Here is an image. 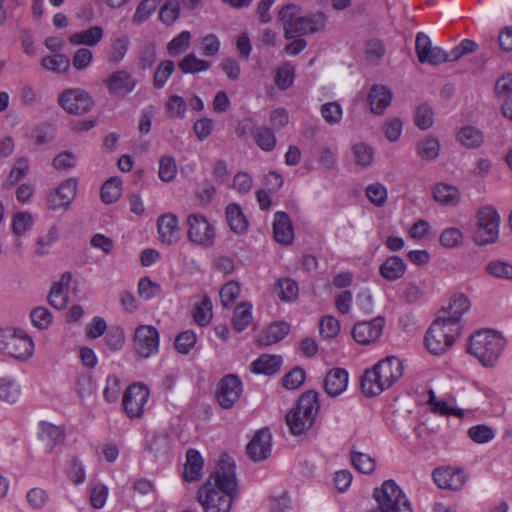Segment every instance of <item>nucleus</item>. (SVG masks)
I'll return each instance as SVG.
<instances>
[{
  "label": "nucleus",
  "mask_w": 512,
  "mask_h": 512,
  "mask_svg": "<svg viewBox=\"0 0 512 512\" xmlns=\"http://www.w3.org/2000/svg\"><path fill=\"white\" fill-rule=\"evenodd\" d=\"M237 495V480L233 459L223 454L209 480L197 493L205 512H229Z\"/></svg>",
  "instance_id": "f257e3e1"
},
{
  "label": "nucleus",
  "mask_w": 512,
  "mask_h": 512,
  "mask_svg": "<svg viewBox=\"0 0 512 512\" xmlns=\"http://www.w3.org/2000/svg\"><path fill=\"white\" fill-rule=\"evenodd\" d=\"M402 374L401 360L395 356H388L364 371L360 378L361 391L368 397L377 396L389 389Z\"/></svg>",
  "instance_id": "f03ea898"
},
{
  "label": "nucleus",
  "mask_w": 512,
  "mask_h": 512,
  "mask_svg": "<svg viewBox=\"0 0 512 512\" xmlns=\"http://www.w3.org/2000/svg\"><path fill=\"white\" fill-rule=\"evenodd\" d=\"M319 408L318 393L315 390L304 392L286 415L291 434L299 436L306 433L313 426Z\"/></svg>",
  "instance_id": "7ed1b4c3"
},
{
  "label": "nucleus",
  "mask_w": 512,
  "mask_h": 512,
  "mask_svg": "<svg viewBox=\"0 0 512 512\" xmlns=\"http://www.w3.org/2000/svg\"><path fill=\"white\" fill-rule=\"evenodd\" d=\"M504 345L505 341L499 333L481 330L470 336L467 352L475 356L484 366H494Z\"/></svg>",
  "instance_id": "20e7f679"
},
{
  "label": "nucleus",
  "mask_w": 512,
  "mask_h": 512,
  "mask_svg": "<svg viewBox=\"0 0 512 512\" xmlns=\"http://www.w3.org/2000/svg\"><path fill=\"white\" fill-rule=\"evenodd\" d=\"M461 332L458 324H449L437 317L426 331V348L431 354H444L454 345Z\"/></svg>",
  "instance_id": "39448f33"
},
{
  "label": "nucleus",
  "mask_w": 512,
  "mask_h": 512,
  "mask_svg": "<svg viewBox=\"0 0 512 512\" xmlns=\"http://www.w3.org/2000/svg\"><path fill=\"white\" fill-rule=\"evenodd\" d=\"M500 216L491 206L482 207L477 213L476 243L487 245L495 243L499 237Z\"/></svg>",
  "instance_id": "423d86ee"
},
{
  "label": "nucleus",
  "mask_w": 512,
  "mask_h": 512,
  "mask_svg": "<svg viewBox=\"0 0 512 512\" xmlns=\"http://www.w3.org/2000/svg\"><path fill=\"white\" fill-rule=\"evenodd\" d=\"M58 103L67 113L73 115H83L94 106L91 95L80 88H71L62 92Z\"/></svg>",
  "instance_id": "0eeeda50"
},
{
  "label": "nucleus",
  "mask_w": 512,
  "mask_h": 512,
  "mask_svg": "<svg viewBox=\"0 0 512 512\" xmlns=\"http://www.w3.org/2000/svg\"><path fill=\"white\" fill-rule=\"evenodd\" d=\"M243 393V383L234 374L224 376L217 384L216 399L223 409H231Z\"/></svg>",
  "instance_id": "6e6552de"
},
{
  "label": "nucleus",
  "mask_w": 512,
  "mask_h": 512,
  "mask_svg": "<svg viewBox=\"0 0 512 512\" xmlns=\"http://www.w3.org/2000/svg\"><path fill=\"white\" fill-rule=\"evenodd\" d=\"M187 223L188 239L191 242L204 247L213 245L215 230L203 214H191L187 219Z\"/></svg>",
  "instance_id": "1a4fd4ad"
},
{
  "label": "nucleus",
  "mask_w": 512,
  "mask_h": 512,
  "mask_svg": "<svg viewBox=\"0 0 512 512\" xmlns=\"http://www.w3.org/2000/svg\"><path fill=\"white\" fill-rule=\"evenodd\" d=\"M149 389L143 385L134 383L130 385L122 399V404L126 415L129 418H139L144 413V406L149 399Z\"/></svg>",
  "instance_id": "9d476101"
},
{
  "label": "nucleus",
  "mask_w": 512,
  "mask_h": 512,
  "mask_svg": "<svg viewBox=\"0 0 512 512\" xmlns=\"http://www.w3.org/2000/svg\"><path fill=\"white\" fill-rule=\"evenodd\" d=\"M415 52L420 63L439 65L449 59L447 52L440 47H434L430 37L424 32L416 35Z\"/></svg>",
  "instance_id": "9b49d317"
},
{
  "label": "nucleus",
  "mask_w": 512,
  "mask_h": 512,
  "mask_svg": "<svg viewBox=\"0 0 512 512\" xmlns=\"http://www.w3.org/2000/svg\"><path fill=\"white\" fill-rule=\"evenodd\" d=\"M326 17L323 13H316L311 16H300L289 25L285 26L284 36L286 39H293L307 34H313L324 28Z\"/></svg>",
  "instance_id": "f8f14e48"
},
{
  "label": "nucleus",
  "mask_w": 512,
  "mask_h": 512,
  "mask_svg": "<svg viewBox=\"0 0 512 512\" xmlns=\"http://www.w3.org/2000/svg\"><path fill=\"white\" fill-rule=\"evenodd\" d=\"M135 351L144 358L150 357L158 352L159 333L151 325L139 326L134 334Z\"/></svg>",
  "instance_id": "ddd939ff"
},
{
  "label": "nucleus",
  "mask_w": 512,
  "mask_h": 512,
  "mask_svg": "<svg viewBox=\"0 0 512 512\" xmlns=\"http://www.w3.org/2000/svg\"><path fill=\"white\" fill-rule=\"evenodd\" d=\"M77 181L69 178L63 181L47 198V207L50 210H67L76 196Z\"/></svg>",
  "instance_id": "4468645a"
},
{
  "label": "nucleus",
  "mask_w": 512,
  "mask_h": 512,
  "mask_svg": "<svg viewBox=\"0 0 512 512\" xmlns=\"http://www.w3.org/2000/svg\"><path fill=\"white\" fill-rule=\"evenodd\" d=\"M385 320L376 317L370 321H361L354 324L352 336L354 340L362 345H368L379 339L382 334Z\"/></svg>",
  "instance_id": "2eb2a0df"
},
{
  "label": "nucleus",
  "mask_w": 512,
  "mask_h": 512,
  "mask_svg": "<svg viewBox=\"0 0 512 512\" xmlns=\"http://www.w3.org/2000/svg\"><path fill=\"white\" fill-rule=\"evenodd\" d=\"M272 436L267 428L258 430L246 447L249 458L259 462L268 458L271 454Z\"/></svg>",
  "instance_id": "dca6fc26"
},
{
  "label": "nucleus",
  "mask_w": 512,
  "mask_h": 512,
  "mask_svg": "<svg viewBox=\"0 0 512 512\" xmlns=\"http://www.w3.org/2000/svg\"><path fill=\"white\" fill-rule=\"evenodd\" d=\"M470 309L469 299L463 295L454 296L448 307L443 309L438 316L449 324H458L459 330L462 331L464 326L463 315Z\"/></svg>",
  "instance_id": "f3484780"
},
{
  "label": "nucleus",
  "mask_w": 512,
  "mask_h": 512,
  "mask_svg": "<svg viewBox=\"0 0 512 512\" xmlns=\"http://www.w3.org/2000/svg\"><path fill=\"white\" fill-rule=\"evenodd\" d=\"M104 84L111 95L125 97L135 89L137 81L129 72L118 70L113 72Z\"/></svg>",
  "instance_id": "a211bd4d"
},
{
  "label": "nucleus",
  "mask_w": 512,
  "mask_h": 512,
  "mask_svg": "<svg viewBox=\"0 0 512 512\" xmlns=\"http://www.w3.org/2000/svg\"><path fill=\"white\" fill-rule=\"evenodd\" d=\"M433 480L441 489L460 490L465 484L463 471L452 468H438L433 471Z\"/></svg>",
  "instance_id": "6ab92c4d"
},
{
  "label": "nucleus",
  "mask_w": 512,
  "mask_h": 512,
  "mask_svg": "<svg viewBox=\"0 0 512 512\" xmlns=\"http://www.w3.org/2000/svg\"><path fill=\"white\" fill-rule=\"evenodd\" d=\"M159 238L162 243L172 245L180 239L178 218L172 214H164L157 220Z\"/></svg>",
  "instance_id": "aec40b11"
},
{
  "label": "nucleus",
  "mask_w": 512,
  "mask_h": 512,
  "mask_svg": "<svg viewBox=\"0 0 512 512\" xmlns=\"http://www.w3.org/2000/svg\"><path fill=\"white\" fill-rule=\"evenodd\" d=\"M274 239L282 245H290L294 240V229L290 217L286 212L278 211L273 221Z\"/></svg>",
  "instance_id": "412c9836"
},
{
  "label": "nucleus",
  "mask_w": 512,
  "mask_h": 512,
  "mask_svg": "<svg viewBox=\"0 0 512 512\" xmlns=\"http://www.w3.org/2000/svg\"><path fill=\"white\" fill-rule=\"evenodd\" d=\"M348 372L343 368H333L325 376L323 386L331 397L341 395L347 388Z\"/></svg>",
  "instance_id": "4be33fe9"
},
{
  "label": "nucleus",
  "mask_w": 512,
  "mask_h": 512,
  "mask_svg": "<svg viewBox=\"0 0 512 512\" xmlns=\"http://www.w3.org/2000/svg\"><path fill=\"white\" fill-rule=\"evenodd\" d=\"M39 438L43 442L45 451L51 453L54 448L63 443L65 433L62 427L48 422L40 423Z\"/></svg>",
  "instance_id": "5701e85b"
},
{
  "label": "nucleus",
  "mask_w": 512,
  "mask_h": 512,
  "mask_svg": "<svg viewBox=\"0 0 512 512\" xmlns=\"http://www.w3.org/2000/svg\"><path fill=\"white\" fill-rule=\"evenodd\" d=\"M393 94L391 90L383 85L372 86L368 94V102L374 114H382L390 106Z\"/></svg>",
  "instance_id": "b1692460"
},
{
  "label": "nucleus",
  "mask_w": 512,
  "mask_h": 512,
  "mask_svg": "<svg viewBox=\"0 0 512 512\" xmlns=\"http://www.w3.org/2000/svg\"><path fill=\"white\" fill-rule=\"evenodd\" d=\"M103 28L101 26H92L86 30L73 33L69 37L72 45L96 46L103 38Z\"/></svg>",
  "instance_id": "393cba45"
},
{
  "label": "nucleus",
  "mask_w": 512,
  "mask_h": 512,
  "mask_svg": "<svg viewBox=\"0 0 512 512\" xmlns=\"http://www.w3.org/2000/svg\"><path fill=\"white\" fill-rule=\"evenodd\" d=\"M280 356L263 354L251 364V370L256 374L273 375L280 370Z\"/></svg>",
  "instance_id": "a878e982"
},
{
  "label": "nucleus",
  "mask_w": 512,
  "mask_h": 512,
  "mask_svg": "<svg viewBox=\"0 0 512 512\" xmlns=\"http://www.w3.org/2000/svg\"><path fill=\"white\" fill-rule=\"evenodd\" d=\"M202 468L203 459L200 453L195 449H189L186 453L184 479L188 482L197 481L201 476Z\"/></svg>",
  "instance_id": "bb28decb"
},
{
  "label": "nucleus",
  "mask_w": 512,
  "mask_h": 512,
  "mask_svg": "<svg viewBox=\"0 0 512 512\" xmlns=\"http://www.w3.org/2000/svg\"><path fill=\"white\" fill-rule=\"evenodd\" d=\"M406 271L404 260L398 256L389 257L379 268L381 276L389 281L400 279Z\"/></svg>",
  "instance_id": "cd10ccee"
},
{
  "label": "nucleus",
  "mask_w": 512,
  "mask_h": 512,
  "mask_svg": "<svg viewBox=\"0 0 512 512\" xmlns=\"http://www.w3.org/2000/svg\"><path fill=\"white\" fill-rule=\"evenodd\" d=\"M6 349L16 358L29 357L33 353L34 343L28 335H24V337H10L6 344Z\"/></svg>",
  "instance_id": "c85d7f7f"
},
{
  "label": "nucleus",
  "mask_w": 512,
  "mask_h": 512,
  "mask_svg": "<svg viewBox=\"0 0 512 512\" xmlns=\"http://www.w3.org/2000/svg\"><path fill=\"white\" fill-rule=\"evenodd\" d=\"M433 197L441 205L456 206L460 201V192L455 186L437 184L433 189Z\"/></svg>",
  "instance_id": "c756f323"
},
{
  "label": "nucleus",
  "mask_w": 512,
  "mask_h": 512,
  "mask_svg": "<svg viewBox=\"0 0 512 512\" xmlns=\"http://www.w3.org/2000/svg\"><path fill=\"white\" fill-rule=\"evenodd\" d=\"M289 332V325L286 322H276L268 326L259 336L258 342L261 345L269 346L282 340Z\"/></svg>",
  "instance_id": "7c9ffc66"
},
{
  "label": "nucleus",
  "mask_w": 512,
  "mask_h": 512,
  "mask_svg": "<svg viewBox=\"0 0 512 512\" xmlns=\"http://www.w3.org/2000/svg\"><path fill=\"white\" fill-rule=\"evenodd\" d=\"M226 219L232 231L237 234L244 233L248 228V222L241 210V207L232 203L226 208Z\"/></svg>",
  "instance_id": "2f4dec72"
},
{
  "label": "nucleus",
  "mask_w": 512,
  "mask_h": 512,
  "mask_svg": "<svg viewBox=\"0 0 512 512\" xmlns=\"http://www.w3.org/2000/svg\"><path fill=\"white\" fill-rule=\"evenodd\" d=\"M457 140L468 149L478 148L484 141L483 133L474 126H464L457 133Z\"/></svg>",
  "instance_id": "473e14b6"
},
{
  "label": "nucleus",
  "mask_w": 512,
  "mask_h": 512,
  "mask_svg": "<svg viewBox=\"0 0 512 512\" xmlns=\"http://www.w3.org/2000/svg\"><path fill=\"white\" fill-rule=\"evenodd\" d=\"M440 147L438 139L428 136L418 141L416 152L423 161L430 162L439 156Z\"/></svg>",
  "instance_id": "72a5a7b5"
},
{
  "label": "nucleus",
  "mask_w": 512,
  "mask_h": 512,
  "mask_svg": "<svg viewBox=\"0 0 512 512\" xmlns=\"http://www.w3.org/2000/svg\"><path fill=\"white\" fill-rule=\"evenodd\" d=\"M178 67L184 74H196L208 70L211 63L197 58L194 53H189L180 60Z\"/></svg>",
  "instance_id": "f704fd0d"
},
{
  "label": "nucleus",
  "mask_w": 512,
  "mask_h": 512,
  "mask_svg": "<svg viewBox=\"0 0 512 512\" xmlns=\"http://www.w3.org/2000/svg\"><path fill=\"white\" fill-rule=\"evenodd\" d=\"M252 321V305L247 302L238 304L234 310L232 323L236 331L245 330Z\"/></svg>",
  "instance_id": "c9c22d12"
},
{
  "label": "nucleus",
  "mask_w": 512,
  "mask_h": 512,
  "mask_svg": "<svg viewBox=\"0 0 512 512\" xmlns=\"http://www.w3.org/2000/svg\"><path fill=\"white\" fill-rule=\"evenodd\" d=\"M121 195V180L111 177L105 181L101 187V200L105 204H111L118 200Z\"/></svg>",
  "instance_id": "e433bc0d"
},
{
  "label": "nucleus",
  "mask_w": 512,
  "mask_h": 512,
  "mask_svg": "<svg viewBox=\"0 0 512 512\" xmlns=\"http://www.w3.org/2000/svg\"><path fill=\"white\" fill-rule=\"evenodd\" d=\"M174 70L175 64L172 60L160 62L153 76V87L157 90L162 89Z\"/></svg>",
  "instance_id": "4c0bfd02"
},
{
  "label": "nucleus",
  "mask_w": 512,
  "mask_h": 512,
  "mask_svg": "<svg viewBox=\"0 0 512 512\" xmlns=\"http://www.w3.org/2000/svg\"><path fill=\"white\" fill-rule=\"evenodd\" d=\"M276 289L278 297L286 302L295 300L299 293L297 283L291 278L279 279L276 283Z\"/></svg>",
  "instance_id": "58836bf2"
},
{
  "label": "nucleus",
  "mask_w": 512,
  "mask_h": 512,
  "mask_svg": "<svg viewBox=\"0 0 512 512\" xmlns=\"http://www.w3.org/2000/svg\"><path fill=\"white\" fill-rule=\"evenodd\" d=\"M41 64L44 68L55 73H65L70 68V60L64 54H54L42 59Z\"/></svg>",
  "instance_id": "ea45409f"
},
{
  "label": "nucleus",
  "mask_w": 512,
  "mask_h": 512,
  "mask_svg": "<svg viewBox=\"0 0 512 512\" xmlns=\"http://www.w3.org/2000/svg\"><path fill=\"white\" fill-rule=\"evenodd\" d=\"M161 0H142L132 17V23L140 25L144 23L156 10Z\"/></svg>",
  "instance_id": "a19ab883"
},
{
  "label": "nucleus",
  "mask_w": 512,
  "mask_h": 512,
  "mask_svg": "<svg viewBox=\"0 0 512 512\" xmlns=\"http://www.w3.org/2000/svg\"><path fill=\"white\" fill-rule=\"evenodd\" d=\"M468 436L477 444H485L495 438L496 432L488 425L479 424L468 429Z\"/></svg>",
  "instance_id": "79ce46f5"
},
{
  "label": "nucleus",
  "mask_w": 512,
  "mask_h": 512,
  "mask_svg": "<svg viewBox=\"0 0 512 512\" xmlns=\"http://www.w3.org/2000/svg\"><path fill=\"white\" fill-rule=\"evenodd\" d=\"M191 33L182 31L167 44V52L171 56H178L184 53L190 46Z\"/></svg>",
  "instance_id": "37998d69"
},
{
  "label": "nucleus",
  "mask_w": 512,
  "mask_h": 512,
  "mask_svg": "<svg viewBox=\"0 0 512 512\" xmlns=\"http://www.w3.org/2000/svg\"><path fill=\"white\" fill-rule=\"evenodd\" d=\"M351 462L355 469L363 474H371L375 470V460L368 454L352 451Z\"/></svg>",
  "instance_id": "c03bdc74"
},
{
  "label": "nucleus",
  "mask_w": 512,
  "mask_h": 512,
  "mask_svg": "<svg viewBox=\"0 0 512 512\" xmlns=\"http://www.w3.org/2000/svg\"><path fill=\"white\" fill-rule=\"evenodd\" d=\"M20 396L19 385L8 378H0V399L8 403H14Z\"/></svg>",
  "instance_id": "a18cd8bd"
},
{
  "label": "nucleus",
  "mask_w": 512,
  "mask_h": 512,
  "mask_svg": "<svg viewBox=\"0 0 512 512\" xmlns=\"http://www.w3.org/2000/svg\"><path fill=\"white\" fill-rule=\"evenodd\" d=\"M434 113L428 104H421L417 107L414 114L416 126L421 130L429 129L434 123Z\"/></svg>",
  "instance_id": "49530a36"
},
{
  "label": "nucleus",
  "mask_w": 512,
  "mask_h": 512,
  "mask_svg": "<svg viewBox=\"0 0 512 512\" xmlns=\"http://www.w3.org/2000/svg\"><path fill=\"white\" fill-rule=\"evenodd\" d=\"M212 319V302L209 297L205 296L199 304L196 305L194 311V320L200 326H206Z\"/></svg>",
  "instance_id": "de8ad7c7"
},
{
  "label": "nucleus",
  "mask_w": 512,
  "mask_h": 512,
  "mask_svg": "<svg viewBox=\"0 0 512 512\" xmlns=\"http://www.w3.org/2000/svg\"><path fill=\"white\" fill-rule=\"evenodd\" d=\"M177 173V165L174 157L165 155L159 161L158 176L163 182H171Z\"/></svg>",
  "instance_id": "09e8293b"
},
{
  "label": "nucleus",
  "mask_w": 512,
  "mask_h": 512,
  "mask_svg": "<svg viewBox=\"0 0 512 512\" xmlns=\"http://www.w3.org/2000/svg\"><path fill=\"white\" fill-rule=\"evenodd\" d=\"M365 192L369 201L377 207H382L387 201V188L381 183L368 185Z\"/></svg>",
  "instance_id": "8fccbe9b"
},
{
  "label": "nucleus",
  "mask_w": 512,
  "mask_h": 512,
  "mask_svg": "<svg viewBox=\"0 0 512 512\" xmlns=\"http://www.w3.org/2000/svg\"><path fill=\"white\" fill-rule=\"evenodd\" d=\"M129 48V39L127 36L116 38L110 49L109 61L115 64L120 63L125 57Z\"/></svg>",
  "instance_id": "3c124183"
},
{
  "label": "nucleus",
  "mask_w": 512,
  "mask_h": 512,
  "mask_svg": "<svg viewBox=\"0 0 512 512\" xmlns=\"http://www.w3.org/2000/svg\"><path fill=\"white\" fill-rule=\"evenodd\" d=\"M255 140L264 151H272L276 146V137L268 127H259L255 133Z\"/></svg>",
  "instance_id": "603ef678"
},
{
  "label": "nucleus",
  "mask_w": 512,
  "mask_h": 512,
  "mask_svg": "<svg viewBox=\"0 0 512 512\" xmlns=\"http://www.w3.org/2000/svg\"><path fill=\"white\" fill-rule=\"evenodd\" d=\"M464 236L460 229L450 227L442 231L440 235V243L446 248H455L463 243Z\"/></svg>",
  "instance_id": "864d4df0"
},
{
  "label": "nucleus",
  "mask_w": 512,
  "mask_h": 512,
  "mask_svg": "<svg viewBox=\"0 0 512 512\" xmlns=\"http://www.w3.org/2000/svg\"><path fill=\"white\" fill-rule=\"evenodd\" d=\"M32 324L40 330L47 329L52 323L53 316L46 307H36L30 312Z\"/></svg>",
  "instance_id": "5fc2aeb1"
},
{
  "label": "nucleus",
  "mask_w": 512,
  "mask_h": 512,
  "mask_svg": "<svg viewBox=\"0 0 512 512\" xmlns=\"http://www.w3.org/2000/svg\"><path fill=\"white\" fill-rule=\"evenodd\" d=\"M180 5L177 0L167 1L160 9L159 19L166 25L173 24L179 17Z\"/></svg>",
  "instance_id": "6e6d98bb"
},
{
  "label": "nucleus",
  "mask_w": 512,
  "mask_h": 512,
  "mask_svg": "<svg viewBox=\"0 0 512 512\" xmlns=\"http://www.w3.org/2000/svg\"><path fill=\"white\" fill-rule=\"evenodd\" d=\"M161 293V286L149 277H142L138 282V294L144 300H150Z\"/></svg>",
  "instance_id": "4d7b16f0"
},
{
  "label": "nucleus",
  "mask_w": 512,
  "mask_h": 512,
  "mask_svg": "<svg viewBox=\"0 0 512 512\" xmlns=\"http://www.w3.org/2000/svg\"><path fill=\"white\" fill-rule=\"evenodd\" d=\"M294 81V68L289 64L282 65L277 69L275 84L279 90L288 89Z\"/></svg>",
  "instance_id": "13d9d810"
},
{
  "label": "nucleus",
  "mask_w": 512,
  "mask_h": 512,
  "mask_svg": "<svg viewBox=\"0 0 512 512\" xmlns=\"http://www.w3.org/2000/svg\"><path fill=\"white\" fill-rule=\"evenodd\" d=\"M29 169L28 159L25 157H20L15 161L13 168L11 169L9 176L7 178V185L13 186L17 182H19L23 177L26 176Z\"/></svg>",
  "instance_id": "bf43d9fd"
},
{
  "label": "nucleus",
  "mask_w": 512,
  "mask_h": 512,
  "mask_svg": "<svg viewBox=\"0 0 512 512\" xmlns=\"http://www.w3.org/2000/svg\"><path fill=\"white\" fill-rule=\"evenodd\" d=\"M147 447L155 456L165 455L170 450V440L167 435H155L148 440Z\"/></svg>",
  "instance_id": "052dcab7"
},
{
  "label": "nucleus",
  "mask_w": 512,
  "mask_h": 512,
  "mask_svg": "<svg viewBox=\"0 0 512 512\" xmlns=\"http://www.w3.org/2000/svg\"><path fill=\"white\" fill-rule=\"evenodd\" d=\"M33 225V218L28 212L16 213L13 217L12 229L14 234L21 236L25 234Z\"/></svg>",
  "instance_id": "680f3d73"
},
{
  "label": "nucleus",
  "mask_w": 512,
  "mask_h": 512,
  "mask_svg": "<svg viewBox=\"0 0 512 512\" xmlns=\"http://www.w3.org/2000/svg\"><path fill=\"white\" fill-rule=\"evenodd\" d=\"M168 115L172 118H184L187 109L185 100L178 95H171L166 103Z\"/></svg>",
  "instance_id": "e2e57ef3"
},
{
  "label": "nucleus",
  "mask_w": 512,
  "mask_h": 512,
  "mask_svg": "<svg viewBox=\"0 0 512 512\" xmlns=\"http://www.w3.org/2000/svg\"><path fill=\"white\" fill-rule=\"evenodd\" d=\"M48 301L51 306L61 310L68 304V289L60 287V285H53L48 296Z\"/></svg>",
  "instance_id": "0e129e2a"
},
{
  "label": "nucleus",
  "mask_w": 512,
  "mask_h": 512,
  "mask_svg": "<svg viewBox=\"0 0 512 512\" xmlns=\"http://www.w3.org/2000/svg\"><path fill=\"white\" fill-rule=\"evenodd\" d=\"M353 156L355 162L362 167H367L372 163L373 150L364 143H358L353 146Z\"/></svg>",
  "instance_id": "69168bd1"
},
{
  "label": "nucleus",
  "mask_w": 512,
  "mask_h": 512,
  "mask_svg": "<svg viewBox=\"0 0 512 512\" xmlns=\"http://www.w3.org/2000/svg\"><path fill=\"white\" fill-rule=\"evenodd\" d=\"M240 285L236 281H230L222 286L219 294L220 300L224 307L230 306L234 300L239 296Z\"/></svg>",
  "instance_id": "338daca9"
},
{
  "label": "nucleus",
  "mask_w": 512,
  "mask_h": 512,
  "mask_svg": "<svg viewBox=\"0 0 512 512\" xmlns=\"http://www.w3.org/2000/svg\"><path fill=\"white\" fill-rule=\"evenodd\" d=\"M321 115L329 124H337L342 119V108L337 102H328L322 105Z\"/></svg>",
  "instance_id": "774afa93"
}]
</instances>
